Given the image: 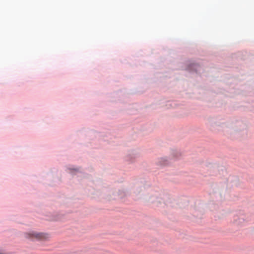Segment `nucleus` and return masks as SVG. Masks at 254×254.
I'll use <instances>...</instances> for the list:
<instances>
[{"label": "nucleus", "mask_w": 254, "mask_h": 254, "mask_svg": "<svg viewBox=\"0 0 254 254\" xmlns=\"http://www.w3.org/2000/svg\"><path fill=\"white\" fill-rule=\"evenodd\" d=\"M28 237L32 239H36L38 240H46L49 238V235L47 234L32 232L28 234Z\"/></svg>", "instance_id": "f257e3e1"}]
</instances>
